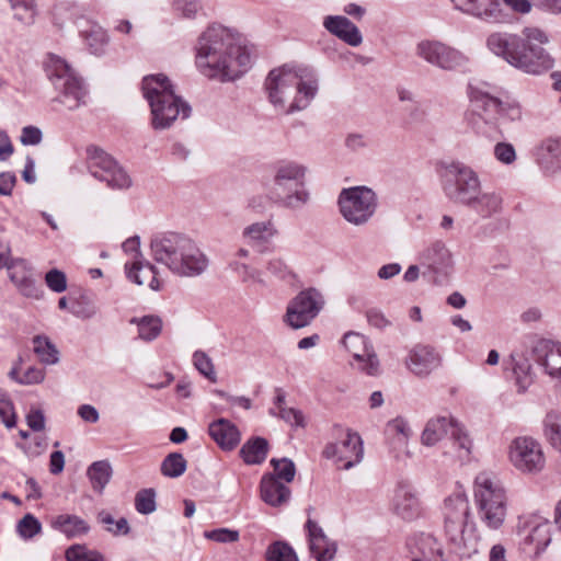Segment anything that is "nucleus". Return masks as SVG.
I'll use <instances>...</instances> for the list:
<instances>
[{
    "label": "nucleus",
    "instance_id": "obj_13",
    "mask_svg": "<svg viewBox=\"0 0 561 561\" xmlns=\"http://www.w3.org/2000/svg\"><path fill=\"white\" fill-rule=\"evenodd\" d=\"M421 265L425 267L422 276L435 285H444L453 271L451 253L445 242L435 240L421 253Z\"/></svg>",
    "mask_w": 561,
    "mask_h": 561
},
{
    "label": "nucleus",
    "instance_id": "obj_12",
    "mask_svg": "<svg viewBox=\"0 0 561 561\" xmlns=\"http://www.w3.org/2000/svg\"><path fill=\"white\" fill-rule=\"evenodd\" d=\"M88 169L92 176L106 182L114 190L128 188L131 185L129 175L103 149L96 146L87 148Z\"/></svg>",
    "mask_w": 561,
    "mask_h": 561
},
{
    "label": "nucleus",
    "instance_id": "obj_8",
    "mask_svg": "<svg viewBox=\"0 0 561 561\" xmlns=\"http://www.w3.org/2000/svg\"><path fill=\"white\" fill-rule=\"evenodd\" d=\"M446 510L450 506L455 512L446 514L445 529L454 552L460 558H470L478 552V537L473 526H468L469 504L466 493H454L445 500Z\"/></svg>",
    "mask_w": 561,
    "mask_h": 561
},
{
    "label": "nucleus",
    "instance_id": "obj_61",
    "mask_svg": "<svg viewBox=\"0 0 561 561\" xmlns=\"http://www.w3.org/2000/svg\"><path fill=\"white\" fill-rule=\"evenodd\" d=\"M16 531L23 539H31L35 536V516L27 513L16 525Z\"/></svg>",
    "mask_w": 561,
    "mask_h": 561
},
{
    "label": "nucleus",
    "instance_id": "obj_29",
    "mask_svg": "<svg viewBox=\"0 0 561 561\" xmlns=\"http://www.w3.org/2000/svg\"><path fill=\"white\" fill-rule=\"evenodd\" d=\"M126 277L138 286L148 285L152 290H160L157 267L147 260L139 259L125 264Z\"/></svg>",
    "mask_w": 561,
    "mask_h": 561
},
{
    "label": "nucleus",
    "instance_id": "obj_33",
    "mask_svg": "<svg viewBox=\"0 0 561 561\" xmlns=\"http://www.w3.org/2000/svg\"><path fill=\"white\" fill-rule=\"evenodd\" d=\"M539 162L543 171L553 174L561 170V139L548 138L540 146Z\"/></svg>",
    "mask_w": 561,
    "mask_h": 561
},
{
    "label": "nucleus",
    "instance_id": "obj_9",
    "mask_svg": "<svg viewBox=\"0 0 561 561\" xmlns=\"http://www.w3.org/2000/svg\"><path fill=\"white\" fill-rule=\"evenodd\" d=\"M480 188L479 176L472 168L459 161L446 165L443 190L451 202L467 205L479 193Z\"/></svg>",
    "mask_w": 561,
    "mask_h": 561
},
{
    "label": "nucleus",
    "instance_id": "obj_45",
    "mask_svg": "<svg viewBox=\"0 0 561 561\" xmlns=\"http://www.w3.org/2000/svg\"><path fill=\"white\" fill-rule=\"evenodd\" d=\"M518 392H525L533 383L531 366L527 359L516 362L513 367Z\"/></svg>",
    "mask_w": 561,
    "mask_h": 561
},
{
    "label": "nucleus",
    "instance_id": "obj_18",
    "mask_svg": "<svg viewBox=\"0 0 561 561\" xmlns=\"http://www.w3.org/2000/svg\"><path fill=\"white\" fill-rule=\"evenodd\" d=\"M193 239L184 233L165 232L154 236L150 242V250L157 263L165 265L169 270L183 252L188 251Z\"/></svg>",
    "mask_w": 561,
    "mask_h": 561
},
{
    "label": "nucleus",
    "instance_id": "obj_1",
    "mask_svg": "<svg viewBox=\"0 0 561 561\" xmlns=\"http://www.w3.org/2000/svg\"><path fill=\"white\" fill-rule=\"evenodd\" d=\"M195 62L203 75L222 81L238 79L251 57L236 35L219 24L209 25L197 38Z\"/></svg>",
    "mask_w": 561,
    "mask_h": 561
},
{
    "label": "nucleus",
    "instance_id": "obj_3",
    "mask_svg": "<svg viewBox=\"0 0 561 561\" xmlns=\"http://www.w3.org/2000/svg\"><path fill=\"white\" fill-rule=\"evenodd\" d=\"M270 102L287 114L305 110L318 92V78L308 66L284 65L270 71L264 83Z\"/></svg>",
    "mask_w": 561,
    "mask_h": 561
},
{
    "label": "nucleus",
    "instance_id": "obj_44",
    "mask_svg": "<svg viewBox=\"0 0 561 561\" xmlns=\"http://www.w3.org/2000/svg\"><path fill=\"white\" fill-rule=\"evenodd\" d=\"M67 561H104V557L96 550L89 549L85 545H72L66 552Z\"/></svg>",
    "mask_w": 561,
    "mask_h": 561
},
{
    "label": "nucleus",
    "instance_id": "obj_14",
    "mask_svg": "<svg viewBox=\"0 0 561 561\" xmlns=\"http://www.w3.org/2000/svg\"><path fill=\"white\" fill-rule=\"evenodd\" d=\"M415 55L444 70H456L468 62V58L461 51L434 39L419 42L415 46Z\"/></svg>",
    "mask_w": 561,
    "mask_h": 561
},
{
    "label": "nucleus",
    "instance_id": "obj_5",
    "mask_svg": "<svg viewBox=\"0 0 561 561\" xmlns=\"http://www.w3.org/2000/svg\"><path fill=\"white\" fill-rule=\"evenodd\" d=\"M472 114L470 124L477 134L491 139L502 136L501 123L522 118V107L515 101H501L488 92L472 88L470 93Z\"/></svg>",
    "mask_w": 561,
    "mask_h": 561
},
{
    "label": "nucleus",
    "instance_id": "obj_58",
    "mask_svg": "<svg viewBox=\"0 0 561 561\" xmlns=\"http://www.w3.org/2000/svg\"><path fill=\"white\" fill-rule=\"evenodd\" d=\"M494 156L505 164H511L516 160V151L513 145L508 142H497L494 147Z\"/></svg>",
    "mask_w": 561,
    "mask_h": 561
},
{
    "label": "nucleus",
    "instance_id": "obj_30",
    "mask_svg": "<svg viewBox=\"0 0 561 561\" xmlns=\"http://www.w3.org/2000/svg\"><path fill=\"white\" fill-rule=\"evenodd\" d=\"M208 434L225 450H232L240 443L238 427L227 419H218L208 426Z\"/></svg>",
    "mask_w": 561,
    "mask_h": 561
},
{
    "label": "nucleus",
    "instance_id": "obj_6",
    "mask_svg": "<svg viewBox=\"0 0 561 561\" xmlns=\"http://www.w3.org/2000/svg\"><path fill=\"white\" fill-rule=\"evenodd\" d=\"M307 167L291 160H282L274 164L273 176L265 183L267 197L278 206L298 209L309 201L304 188Z\"/></svg>",
    "mask_w": 561,
    "mask_h": 561
},
{
    "label": "nucleus",
    "instance_id": "obj_59",
    "mask_svg": "<svg viewBox=\"0 0 561 561\" xmlns=\"http://www.w3.org/2000/svg\"><path fill=\"white\" fill-rule=\"evenodd\" d=\"M156 493H137L135 506L140 514H150L156 511Z\"/></svg>",
    "mask_w": 561,
    "mask_h": 561
},
{
    "label": "nucleus",
    "instance_id": "obj_2",
    "mask_svg": "<svg viewBox=\"0 0 561 561\" xmlns=\"http://www.w3.org/2000/svg\"><path fill=\"white\" fill-rule=\"evenodd\" d=\"M547 44V34L538 27H525L522 35L494 32L486 38V47L492 54L501 57L514 68L529 73L541 75L553 67V59L539 45Z\"/></svg>",
    "mask_w": 561,
    "mask_h": 561
},
{
    "label": "nucleus",
    "instance_id": "obj_46",
    "mask_svg": "<svg viewBox=\"0 0 561 561\" xmlns=\"http://www.w3.org/2000/svg\"><path fill=\"white\" fill-rule=\"evenodd\" d=\"M13 15L16 20L30 24L35 16L34 0H10Z\"/></svg>",
    "mask_w": 561,
    "mask_h": 561
},
{
    "label": "nucleus",
    "instance_id": "obj_22",
    "mask_svg": "<svg viewBox=\"0 0 561 561\" xmlns=\"http://www.w3.org/2000/svg\"><path fill=\"white\" fill-rule=\"evenodd\" d=\"M474 502L482 522L497 529L504 523L507 501L504 493H474Z\"/></svg>",
    "mask_w": 561,
    "mask_h": 561
},
{
    "label": "nucleus",
    "instance_id": "obj_25",
    "mask_svg": "<svg viewBox=\"0 0 561 561\" xmlns=\"http://www.w3.org/2000/svg\"><path fill=\"white\" fill-rule=\"evenodd\" d=\"M531 354L548 375L551 377L561 376V343L540 339L535 342Z\"/></svg>",
    "mask_w": 561,
    "mask_h": 561
},
{
    "label": "nucleus",
    "instance_id": "obj_7",
    "mask_svg": "<svg viewBox=\"0 0 561 561\" xmlns=\"http://www.w3.org/2000/svg\"><path fill=\"white\" fill-rule=\"evenodd\" d=\"M43 70L57 92L54 102L68 110H76L85 104L87 87L65 59L55 54H47L43 61Z\"/></svg>",
    "mask_w": 561,
    "mask_h": 561
},
{
    "label": "nucleus",
    "instance_id": "obj_23",
    "mask_svg": "<svg viewBox=\"0 0 561 561\" xmlns=\"http://www.w3.org/2000/svg\"><path fill=\"white\" fill-rule=\"evenodd\" d=\"M188 251L183 252L171 266L170 272L180 277H197L209 266V259L195 240L188 244Z\"/></svg>",
    "mask_w": 561,
    "mask_h": 561
},
{
    "label": "nucleus",
    "instance_id": "obj_51",
    "mask_svg": "<svg viewBox=\"0 0 561 561\" xmlns=\"http://www.w3.org/2000/svg\"><path fill=\"white\" fill-rule=\"evenodd\" d=\"M45 283L50 290L57 294L64 293L67 289L66 274L57 268H53L46 273Z\"/></svg>",
    "mask_w": 561,
    "mask_h": 561
},
{
    "label": "nucleus",
    "instance_id": "obj_34",
    "mask_svg": "<svg viewBox=\"0 0 561 561\" xmlns=\"http://www.w3.org/2000/svg\"><path fill=\"white\" fill-rule=\"evenodd\" d=\"M54 529L62 533L67 538H78L87 535L90 530L89 524L77 515L62 514L51 519Z\"/></svg>",
    "mask_w": 561,
    "mask_h": 561
},
{
    "label": "nucleus",
    "instance_id": "obj_28",
    "mask_svg": "<svg viewBox=\"0 0 561 561\" xmlns=\"http://www.w3.org/2000/svg\"><path fill=\"white\" fill-rule=\"evenodd\" d=\"M9 277L18 290L26 296L35 295V272L33 266L23 259H16L7 265Z\"/></svg>",
    "mask_w": 561,
    "mask_h": 561
},
{
    "label": "nucleus",
    "instance_id": "obj_56",
    "mask_svg": "<svg viewBox=\"0 0 561 561\" xmlns=\"http://www.w3.org/2000/svg\"><path fill=\"white\" fill-rule=\"evenodd\" d=\"M85 41L89 45L90 51L94 55H100L106 43L105 33L101 28H92L87 33Z\"/></svg>",
    "mask_w": 561,
    "mask_h": 561
},
{
    "label": "nucleus",
    "instance_id": "obj_32",
    "mask_svg": "<svg viewBox=\"0 0 561 561\" xmlns=\"http://www.w3.org/2000/svg\"><path fill=\"white\" fill-rule=\"evenodd\" d=\"M503 198L499 193L484 192L481 190L467 203L472 211L478 214L481 218L486 219L502 210Z\"/></svg>",
    "mask_w": 561,
    "mask_h": 561
},
{
    "label": "nucleus",
    "instance_id": "obj_37",
    "mask_svg": "<svg viewBox=\"0 0 561 561\" xmlns=\"http://www.w3.org/2000/svg\"><path fill=\"white\" fill-rule=\"evenodd\" d=\"M88 477L94 490L102 491L110 482L113 470L108 461L100 460L88 468Z\"/></svg>",
    "mask_w": 561,
    "mask_h": 561
},
{
    "label": "nucleus",
    "instance_id": "obj_24",
    "mask_svg": "<svg viewBox=\"0 0 561 561\" xmlns=\"http://www.w3.org/2000/svg\"><path fill=\"white\" fill-rule=\"evenodd\" d=\"M311 556L317 561H332L337 551V543L329 538L321 526L311 518L305 524Z\"/></svg>",
    "mask_w": 561,
    "mask_h": 561
},
{
    "label": "nucleus",
    "instance_id": "obj_4",
    "mask_svg": "<svg viewBox=\"0 0 561 561\" xmlns=\"http://www.w3.org/2000/svg\"><path fill=\"white\" fill-rule=\"evenodd\" d=\"M142 92L156 130L170 128L180 115L187 118L191 114V106L175 94L169 78L162 73L145 77Z\"/></svg>",
    "mask_w": 561,
    "mask_h": 561
},
{
    "label": "nucleus",
    "instance_id": "obj_64",
    "mask_svg": "<svg viewBox=\"0 0 561 561\" xmlns=\"http://www.w3.org/2000/svg\"><path fill=\"white\" fill-rule=\"evenodd\" d=\"M533 4L534 8L547 13H561V0H533Z\"/></svg>",
    "mask_w": 561,
    "mask_h": 561
},
{
    "label": "nucleus",
    "instance_id": "obj_63",
    "mask_svg": "<svg viewBox=\"0 0 561 561\" xmlns=\"http://www.w3.org/2000/svg\"><path fill=\"white\" fill-rule=\"evenodd\" d=\"M51 15L53 22L58 26H61L66 21L72 19V13L66 3L55 5Z\"/></svg>",
    "mask_w": 561,
    "mask_h": 561
},
{
    "label": "nucleus",
    "instance_id": "obj_17",
    "mask_svg": "<svg viewBox=\"0 0 561 561\" xmlns=\"http://www.w3.org/2000/svg\"><path fill=\"white\" fill-rule=\"evenodd\" d=\"M552 526L539 514H525L518 518L517 533L524 536V543L531 546L535 557L541 556L551 542Z\"/></svg>",
    "mask_w": 561,
    "mask_h": 561
},
{
    "label": "nucleus",
    "instance_id": "obj_36",
    "mask_svg": "<svg viewBox=\"0 0 561 561\" xmlns=\"http://www.w3.org/2000/svg\"><path fill=\"white\" fill-rule=\"evenodd\" d=\"M268 453V443L263 437H252L241 447L239 454L247 465L262 463Z\"/></svg>",
    "mask_w": 561,
    "mask_h": 561
},
{
    "label": "nucleus",
    "instance_id": "obj_21",
    "mask_svg": "<svg viewBox=\"0 0 561 561\" xmlns=\"http://www.w3.org/2000/svg\"><path fill=\"white\" fill-rule=\"evenodd\" d=\"M404 363L413 375L425 378L442 366L443 357L436 347L420 343L409 351Z\"/></svg>",
    "mask_w": 561,
    "mask_h": 561
},
{
    "label": "nucleus",
    "instance_id": "obj_41",
    "mask_svg": "<svg viewBox=\"0 0 561 561\" xmlns=\"http://www.w3.org/2000/svg\"><path fill=\"white\" fill-rule=\"evenodd\" d=\"M187 467L184 456L180 453L169 454L161 462V472L169 478L182 476Z\"/></svg>",
    "mask_w": 561,
    "mask_h": 561
},
{
    "label": "nucleus",
    "instance_id": "obj_53",
    "mask_svg": "<svg viewBox=\"0 0 561 561\" xmlns=\"http://www.w3.org/2000/svg\"><path fill=\"white\" fill-rule=\"evenodd\" d=\"M205 538L209 540H214L220 543H230L236 542L240 538V534L238 530L229 529V528H218L209 531H205Z\"/></svg>",
    "mask_w": 561,
    "mask_h": 561
},
{
    "label": "nucleus",
    "instance_id": "obj_60",
    "mask_svg": "<svg viewBox=\"0 0 561 561\" xmlns=\"http://www.w3.org/2000/svg\"><path fill=\"white\" fill-rule=\"evenodd\" d=\"M266 270L274 275L275 277L279 279H286L289 276H293L294 274L287 266V264L278 257L271 259L266 263Z\"/></svg>",
    "mask_w": 561,
    "mask_h": 561
},
{
    "label": "nucleus",
    "instance_id": "obj_38",
    "mask_svg": "<svg viewBox=\"0 0 561 561\" xmlns=\"http://www.w3.org/2000/svg\"><path fill=\"white\" fill-rule=\"evenodd\" d=\"M545 436L553 448L561 453V414L550 411L543 420Z\"/></svg>",
    "mask_w": 561,
    "mask_h": 561
},
{
    "label": "nucleus",
    "instance_id": "obj_19",
    "mask_svg": "<svg viewBox=\"0 0 561 561\" xmlns=\"http://www.w3.org/2000/svg\"><path fill=\"white\" fill-rule=\"evenodd\" d=\"M454 9L490 24L510 21V14L501 0H450Z\"/></svg>",
    "mask_w": 561,
    "mask_h": 561
},
{
    "label": "nucleus",
    "instance_id": "obj_42",
    "mask_svg": "<svg viewBox=\"0 0 561 561\" xmlns=\"http://www.w3.org/2000/svg\"><path fill=\"white\" fill-rule=\"evenodd\" d=\"M266 561H299L290 545L285 541H275L268 546L265 553Z\"/></svg>",
    "mask_w": 561,
    "mask_h": 561
},
{
    "label": "nucleus",
    "instance_id": "obj_57",
    "mask_svg": "<svg viewBox=\"0 0 561 561\" xmlns=\"http://www.w3.org/2000/svg\"><path fill=\"white\" fill-rule=\"evenodd\" d=\"M174 9L184 18L193 19L202 8L201 0H174Z\"/></svg>",
    "mask_w": 561,
    "mask_h": 561
},
{
    "label": "nucleus",
    "instance_id": "obj_16",
    "mask_svg": "<svg viewBox=\"0 0 561 561\" xmlns=\"http://www.w3.org/2000/svg\"><path fill=\"white\" fill-rule=\"evenodd\" d=\"M447 434H450L458 448L463 450L465 456L470 454L471 440L463 427L454 417L437 416L431 419L425 425L421 440L423 445L433 446Z\"/></svg>",
    "mask_w": 561,
    "mask_h": 561
},
{
    "label": "nucleus",
    "instance_id": "obj_55",
    "mask_svg": "<svg viewBox=\"0 0 561 561\" xmlns=\"http://www.w3.org/2000/svg\"><path fill=\"white\" fill-rule=\"evenodd\" d=\"M0 419L9 428L15 425L13 405L3 390H0Z\"/></svg>",
    "mask_w": 561,
    "mask_h": 561
},
{
    "label": "nucleus",
    "instance_id": "obj_11",
    "mask_svg": "<svg viewBox=\"0 0 561 561\" xmlns=\"http://www.w3.org/2000/svg\"><path fill=\"white\" fill-rule=\"evenodd\" d=\"M324 305L320 290L313 287L304 289L288 302L284 322L295 330L302 329L318 317Z\"/></svg>",
    "mask_w": 561,
    "mask_h": 561
},
{
    "label": "nucleus",
    "instance_id": "obj_50",
    "mask_svg": "<svg viewBox=\"0 0 561 561\" xmlns=\"http://www.w3.org/2000/svg\"><path fill=\"white\" fill-rule=\"evenodd\" d=\"M387 432L396 434L400 444H407L411 428L403 417H396L387 423Z\"/></svg>",
    "mask_w": 561,
    "mask_h": 561
},
{
    "label": "nucleus",
    "instance_id": "obj_39",
    "mask_svg": "<svg viewBox=\"0 0 561 561\" xmlns=\"http://www.w3.org/2000/svg\"><path fill=\"white\" fill-rule=\"evenodd\" d=\"M37 360L45 365H56L60 360V352L47 336L37 335Z\"/></svg>",
    "mask_w": 561,
    "mask_h": 561
},
{
    "label": "nucleus",
    "instance_id": "obj_49",
    "mask_svg": "<svg viewBox=\"0 0 561 561\" xmlns=\"http://www.w3.org/2000/svg\"><path fill=\"white\" fill-rule=\"evenodd\" d=\"M474 484L479 491H504L500 479L492 472H480L474 479Z\"/></svg>",
    "mask_w": 561,
    "mask_h": 561
},
{
    "label": "nucleus",
    "instance_id": "obj_10",
    "mask_svg": "<svg viewBox=\"0 0 561 561\" xmlns=\"http://www.w3.org/2000/svg\"><path fill=\"white\" fill-rule=\"evenodd\" d=\"M337 203L343 218L355 226L367 224L378 205L375 192L367 186L343 188Z\"/></svg>",
    "mask_w": 561,
    "mask_h": 561
},
{
    "label": "nucleus",
    "instance_id": "obj_62",
    "mask_svg": "<svg viewBox=\"0 0 561 561\" xmlns=\"http://www.w3.org/2000/svg\"><path fill=\"white\" fill-rule=\"evenodd\" d=\"M368 323L379 330L386 329L391 325V321L377 308H371L366 311Z\"/></svg>",
    "mask_w": 561,
    "mask_h": 561
},
{
    "label": "nucleus",
    "instance_id": "obj_15",
    "mask_svg": "<svg viewBox=\"0 0 561 561\" xmlns=\"http://www.w3.org/2000/svg\"><path fill=\"white\" fill-rule=\"evenodd\" d=\"M510 461L520 472H540L546 463L542 447L538 440L529 436L515 438L510 446Z\"/></svg>",
    "mask_w": 561,
    "mask_h": 561
},
{
    "label": "nucleus",
    "instance_id": "obj_54",
    "mask_svg": "<svg viewBox=\"0 0 561 561\" xmlns=\"http://www.w3.org/2000/svg\"><path fill=\"white\" fill-rule=\"evenodd\" d=\"M230 266L242 278V282L253 280L260 285H265V282L257 270L251 268L249 265L239 262H232Z\"/></svg>",
    "mask_w": 561,
    "mask_h": 561
},
{
    "label": "nucleus",
    "instance_id": "obj_20",
    "mask_svg": "<svg viewBox=\"0 0 561 561\" xmlns=\"http://www.w3.org/2000/svg\"><path fill=\"white\" fill-rule=\"evenodd\" d=\"M342 343L352 354L354 360L357 362L360 370L370 376L379 373V359L371 343L365 335L347 332L344 334Z\"/></svg>",
    "mask_w": 561,
    "mask_h": 561
},
{
    "label": "nucleus",
    "instance_id": "obj_40",
    "mask_svg": "<svg viewBox=\"0 0 561 561\" xmlns=\"http://www.w3.org/2000/svg\"><path fill=\"white\" fill-rule=\"evenodd\" d=\"M394 511L404 519H411L419 513L417 499L412 493H398L394 499Z\"/></svg>",
    "mask_w": 561,
    "mask_h": 561
},
{
    "label": "nucleus",
    "instance_id": "obj_48",
    "mask_svg": "<svg viewBox=\"0 0 561 561\" xmlns=\"http://www.w3.org/2000/svg\"><path fill=\"white\" fill-rule=\"evenodd\" d=\"M193 363L195 368L207 379L215 382L216 381V373L214 368V364L210 357L203 351H196L193 354Z\"/></svg>",
    "mask_w": 561,
    "mask_h": 561
},
{
    "label": "nucleus",
    "instance_id": "obj_26",
    "mask_svg": "<svg viewBox=\"0 0 561 561\" xmlns=\"http://www.w3.org/2000/svg\"><path fill=\"white\" fill-rule=\"evenodd\" d=\"M271 465L274 472L262 478L260 491H288L283 482L289 483L294 480L296 474L294 461L288 458L272 459Z\"/></svg>",
    "mask_w": 561,
    "mask_h": 561
},
{
    "label": "nucleus",
    "instance_id": "obj_43",
    "mask_svg": "<svg viewBox=\"0 0 561 561\" xmlns=\"http://www.w3.org/2000/svg\"><path fill=\"white\" fill-rule=\"evenodd\" d=\"M162 330V321L158 317L146 316L138 321L139 337L145 341H152L159 336Z\"/></svg>",
    "mask_w": 561,
    "mask_h": 561
},
{
    "label": "nucleus",
    "instance_id": "obj_31",
    "mask_svg": "<svg viewBox=\"0 0 561 561\" xmlns=\"http://www.w3.org/2000/svg\"><path fill=\"white\" fill-rule=\"evenodd\" d=\"M339 445L342 469L348 470L362 461L364 456L363 440L356 432L347 430L345 438Z\"/></svg>",
    "mask_w": 561,
    "mask_h": 561
},
{
    "label": "nucleus",
    "instance_id": "obj_52",
    "mask_svg": "<svg viewBox=\"0 0 561 561\" xmlns=\"http://www.w3.org/2000/svg\"><path fill=\"white\" fill-rule=\"evenodd\" d=\"M270 414L276 415L274 409L270 410ZM282 420L288 423L291 426L296 427H305V416L300 410L294 408H282V410L277 413Z\"/></svg>",
    "mask_w": 561,
    "mask_h": 561
},
{
    "label": "nucleus",
    "instance_id": "obj_35",
    "mask_svg": "<svg viewBox=\"0 0 561 561\" xmlns=\"http://www.w3.org/2000/svg\"><path fill=\"white\" fill-rule=\"evenodd\" d=\"M278 230L276 229L273 220L257 221L247 226L242 231V237L249 245H262L270 242Z\"/></svg>",
    "mask_w": 561,
    "mask_h": 561
},
{
    "label": "nucleus",
    "instance_id": "obj_27",
    "mask_svg": "<svg viewBox=\"0 0 561 561\" xmlns=\"http://www.w3.org/2000/svg\"><path fill=\"white\" fill-rule=\"evenodd\" d=\"M324 28L350 46L357 47L363 43L359 28L346 16L328 15L323 20Z\"/></svg>",
    "mask_w": 561,
    "mask_h": 561
},
{
    "label": "nucleus",
    "instance_id": "obj_47",
    "mask_svg": "<svg viewBox=\"0 0 561 561\" xmlns=\"http://www.w3.org/2000/svg\"><path fill=\"white\" fill-rule=\"evenodd\" d=\"M23 359L19 357L18 362L14 363L13 367L9 371V377L21 385H32L35 382V367L30 366L23 369Z\"/></svg>",
    "mask_w": 561,
    "mask_h": 561
}]
</instances>
